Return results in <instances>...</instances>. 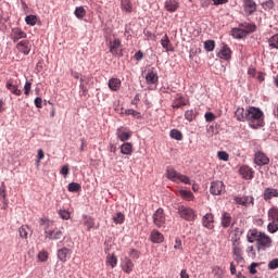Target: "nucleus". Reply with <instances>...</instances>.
<instances>
[{"label": "nucleus", "instance_id": "obj_1", "mask_svg": "<svg viewBox=\"0 0 278 278\" xmlns=\"http://www.w3.org/2000/svg\"><path fill=\"white\" fill-rule=\"evenodd\" d=\"M247 240L250 244L256 242L257 251H266L273 247V238L255 228L248 231Z\"/></svg>", "mask_w": 278, "mask_h": 278}, {"label": "nucleus", "instance_id": "obj_2", "mask_svg": "<svg viewBox=\"0 0 278 278\" xmlns=\"http://www.w3.org/2000/svg\"><path fill=\"white\" fill-rule=\"evenodd\" d=\"M245 121L252 129H260V127H264V112L255 106H250L247 110Z\"/></svg>", "mask_w": 278, "mask_h": 278}, {"label": "nucleus", "instance_id": "obj_3", "mask_svg": "<svg viewBox=\"0 0 278 278\" xmlns=\"http://www.w3.org/2000/svg\"><path fill=\"white\" fill-rule=\"evenodd\" d=\"M178 215L188 223H194L197 220V212L192 207L180 205L178 206Z\"/></svg>", "mask_w": 278, "mask_h": 278}, {"label": "nucleus", "instance_id": "obj_4", "mask_svg": "<svg viewBox=\"0 0 278 278\" xmlns=\"http://www.w3.org/2000/svg\"><path fill=\"white\" fill-rule=\"evenodd\" d=\"M232 257L237 264H242L244 262V252L242 251V243H232Z\"/></svg>", "mask_w": 278, "mask_h": 278}, {"label": "nucleus", "instance_id": "obj_5", "mask_svg": "<svg viewBox=\"0 0 278 278\" xmlns=\"http://www.w3.org/2000/svg\"><path fill=\"white\" fill-rule=\"evenodd\" d=\"M152 218L155 227L162 228L164 225H166V215L164 214V208H157Z\"/></svg>", "mask_w": 278, "mask_h": 278}, {"label": "nucleus", "instance_id": "obj_6", "mask_svg": "<svg viewBox=\"0 0 278 278\" xmlns=\"http://www.w3.org/2000/svg\"><path fill=\"white\" fill-rule=\"evenodd\" d=\"M220 225L224 229H229V227L233 229V225H236V222H233L231 213L225 211L222 213Z\"/></svg>", "mask_w": 278, "mask_h": 278}, {"label": "nucleus", "instance_id": "obj_7", "mask_svg": "<svg viewBox=\"0 0 278 278\" xmlns=\"http://www.w3.org/2000/svg\"><path fill=\"white\" fill-rule=\"evenodd\" d=\"M243 12L245 16H253L257 12V3L254 0H243Z\"/></svg>", "mask_w": 278, "mask_h": 278}, {"label": "nucleus", "instance_id": "obj_8", "mask_svg": "<svg viewBox=\"0 0 278 278\" xmlns=\"http://www.w3.org/2000/svg\"><path fill=\"white\" fill-rule=\"evenodd\" d=\"M210 192L215 197H219V194L225 192V184L220 180L213 181L211 184Z\"/></svg>", "mask_w": 278, "mask_h": 278}, {"label": "nucleus", "instance_id": "obj_9", "mask_svg": "<svg viewBox=\"0 0 278 278\" xmlns=\"http://www.w3.org/2000/svg\"><path fill=\"white\" fill-rule=\"evenodd\" d=\"M184 105H188V100L181 93H177L173 100L172 108L174 110H179V108H184Z\"/></svg>", "mask_w": 278, "mask_h": 278}, {"label": "nucleus", "instance_id": "obj_10", "mask_svg": "<svg viewBox=\"0 0 278 278\" xmlns=\"http://www.w3.org/2000/svg\"><path fill=\"white\" fill-rule=\"evenodd\" d=\"M16 49L17 51H20V53H23L24 55H29V52L31 51V43H29V40L27 39L22 40L16 45Z\"/></svg>", "mask_w": 278, "mask_h": 278}, {"label": "nucleus", "instance_id": "obj_11", "mask_svg": "<svg viewBox=\"0 0 278 278\" xmlns=\"http://www.w3.org/2000/svg\"><path fill=\"white\" fill-rule=\"evenodd\" d=\"M5 88L10 91L11 94H14L15 97H21V94H23V90L18 89V85L14 84V80L12 79L7 81Z\"/></svg>", "mask_w": 278, "mask_h": 278}, {"label": "nucleus", "instance_id": "obj_12", "mask_svg": "<svg viewBox=\"0 0 278 278\" xmlns=\"http://www.w3.org/2000/svg\"><path fill=\"white\" fill-rule=\"evenodd\" d=\"M264 201H271V199H278V189L273 187L265 188L263 191Z\"/></svg>", "mask_w": 278, "mask_h": 278}, {"label": "nucleus", "instance_id": "obj_13", "mask_svg": "<svg viewBox=\"0 0 278 278\" xmlns=\"http://www.w3.org/2000/svg\"><path fill=\"white\" fill-rule=\"evenodd\" d=\"M134 132H131V130H127V128H123L119 127L116 130V136L117 138L121 140V142H127V140H129V138H131Z\"/></svg>", "mask_w": 278, "mask_h": 278}, {"label": "nucleus", "instance_id": "obj_14", "mask_svg": "<svg viewBox=\"0 0 278 278\" xmlns=\"http://www.w3.org/2000/svg\"><path fill=\"white\" fill-rule=\"evenodd\" d=\"M23 38H27V33L23 31V29L18 27L12 29L11 39L13 42H18Z\"/></svg>", "mask_w": 278, "mask_h": 278}, {"label": "nucleus", "instance_id": "obj_15", "mask_svg": "<svg viewBox=\"0 0 278 278\" xmlns=\"http://www.w3.org/2000/svg\"><path fill=\"white\" fill-rule=\"evenodd\" d=\"M150 240L153 244H162V242H164V235L160 232V230L153 229L150 232Z\"/></svg>", "mask_w": 278, "mask_h": 278}, {"label": "nucleus", "instance_id": "obj_16", "mask_svg": "<svg viewBox=\"0 0 278 278\" xmlns=\"http://www.w3.org/2000/svg\"><path fill=\"white\" fill-rule=\"evenodd\" d=\"M254 162L257 164V166H266V164L270 163V159H268V156H266V154L263 152H256Z\"/></svg>", "mask_w": 278, "mask_h": 278}, {"label": "nucleus", "instance_id": "obj_17", "mask_svg": "<svg viewBox=\"0 0 278 278\" xmlns=\"http://www.w3.org/2000/svg\"><path fill=\"white\" fill-rule=\"evenodd\" d=\"M202 225H203V227H205L206 229H214V214H212V213H206V214L202 217Z\"/></svg>", "mask_w": 278, "mask_h": 278}, {"label": "nucleus", "instance_id": "obj_18", "mask_svg": "<svg viewBox=\"0 0 278 278\" xmlns=\"http://www.w3.org/2000/svg\"><path fill=\"white\" fill-rule=\"evenodd\" d=\"M242 233H244L243 229L235 227L232 229V235H231V238H230L231 244H240L241 243L240 238H242Z\"/></svg>", "mask_w": 278, "mask_h": 278}, {"label": "nucleus", "instance_id": "obj_19", "mask_svg": "<svg viewBox=\"0 0 278 278\" xmlns=\"http://www.w3.org/2000/svg\"><path fill=\"white\" fill-rule=\"evenodd\" d=\"M46 238H48L49 240H62V238H64V232H62V230H46Z\"/></svg>", "mask_w": 278, "mask_h": 278}, {"label": "nucleus", "instance_id": "obj_20", "mask_svg": "<svg viewBox=\"0 0 278 278\" xmlns=\"http://www.w3.org/2000/svg\"><path fill=\"white\" fill-rule=\"evenodd\" d=\"M109 51L112 55H119L118 49H121V39H114L109 42Z\"/></svg>", "mask_w": 278, "mask_h": 278}, {"label": "nucleus", "instance_id": "obj_21", "mask_svg": "<svg viewBox=\"0 0 278 278\" xmlns=\"http://www.w3.org/2000/svg\"><path fill=\"white\" fill-rule=\"evenodd\" d=\"M239 173L243 179H253V168L247 165L241 166Z\"/></svg>", "mask_w": 278, "mask_h": 278}, {"label": "nucleus", "instance_id": "obj_22", "mask_svg": "<svg viewBox=\"0 0 278 278\" xmlns=\"http://www.w3.org/2000/svg\"><path fill=\"white\" fill-rule=\"evenodd\" d=\"M71 253H73L71 249L62 248L58 251V257L61 262H66L71 257Z\"/></svg>", "mask_w": 278, "mask_h": 278}, {"label": "nucleus", "instance_id": "obj_23", "mask_svg": "<svg viewBox=\"0 0 278 278\" xmlns=\"http://www.w3.org/2000/svg\"><path fill=\"white\" fill-rule=\"evenodd\" d=\"M218 55L222 60H230L231 59V49L229 48V46L223 43V48H222L220 52L218 53Z\"/></svg>", "mask_w": 278, "mask_h": 278}, {"label": "nucleus", "instance_id": "obj_24", "mask_svg": "<svg viewBox=\"0 0 278 278\" xmlns=\"http://www.w3.org/2000/svg\"><path fill=\"white\" fill-rule=\"evenodd\" d=\"M235 118L239 121V123L247 122V111H244V108H238L235 111Z\"/></svg>", "mask_w": 278, "mask_h": 278}, {"label": "nucleus", "instance_id": "obj_25", "mask_svg": "<svg viewBox=\"0 0 278 278\" xmlns=\"http://www.w3.org/2000/svg\"><path fill=\"white\" fill-rule=\"evenodd\" d=\"M179 175H181V173L175 170L173 167L166 169V177L167 179H170V181H178Z\"/></svg>", "mask_w": 278, "mask_h": 278}, {"label": "nucleus", "instance_id": "obj_26", "mask_svg": "<svg viewBox=\"0 0 278 278\" xmlns=\"http://www.w3.org/2000/svg\"><path fill=\"white\" fill-rule=\"evenodd\" d=\"M178 9H179V2H177L176 0L165 1V10H167V12H177Z\"/></svg>", "mask_w": 278, "mask_h": 278}, {"label": "nucleus", "instance_id": "obj_27", "mask_svg": "<svg viewBox=\"0 0 278 278\" xmlns=\"http://www.w3.org/2000/svg\"><path fill=\"white\" fill-rule=\"evenodd\" d=\"M121 79L118 78H111L109 80V88L112 90V92H117V90H121Z\"/></svg>", "mask_w": 278, "mask_h": 278}, {"label": "nucleus", "instance_id": "obj_28", "mask_svg": "<svg viewBox=\"0 0 278 278\" xmlns=\"http://www.w3.org/2000/svg\"><path fill=\"white\" fill-rule=\"evenodd\" d=\"M121 8L127 14H131V12H134V4L131 3V0H122Z\"/></svg>", "mask_w": 278, "mask_h": 278}, {"label": "nucleus", "instance_id": "obj_29", "mask_svg": "<svg viewBox=\"0 0 278 278\" xmlns=\"http://www.w3.org/2000/svg\"><path fill=\"white\" fill-rule=\"evenodd\" d=\"M161 46L165 49L166 52L173 51V43H170V39L168 35H164L161 39Z\"/></svg>", "mask_w": 278, "mask_h": 278}, {"label": "nucleus", "instance_id": "obj_30", "mask_svg": "<svg viewBox=\"0 0 278 278\" xmlns=\"http://www.w3.org/2000/svg\"><path fill=\"white\" fill-rule=\"evenodd\" d=\"M121 153L123 155H131L134 153V146L130 142H125L121 146Z\"/></svg>", "mask_w": 278, "mask_h": 278}, {"label": "nucleus", "instance_id": "obj_31", "mask_svg": "<svg viewBox=\"0 0 278 278\" xmlns=\"http://www.w3.org/2000/svg\"><path fill=\"white\" fill-rule=\"evenodd\" d=\"M231 36H233L237 39L247 38L248 34L244 31V28H232L231 29Z\"/></svg>", "mask_w": 278, "mask_h": 278}, {"label": "nucleus", "instance_id": "obj_32", "mask_svg": "<svg viewBox=\"0 0 278 278\" xmlns=\"http://www.w3.org/2000/svg\"><path fill=\"white\" fill-rule=\"evenodd\" d=\"M121 114H125L126 116H134V118H137L138 121L142 118V114L134 109H127L125 111L122 109Z\"/></svg>", "mask_w": 278, "mask_h": 278}, {"label": "nucleus", "instance_id": "obj_33", "mask_svg": "<svg viewBox=\"0 0 278 278\" xmlns=\"http://www.w3.org/2000/svg\"><path fill=\"white\" fill-rule=\"evenodd\" d=\"M239 27L241 29H244V31L248 34H253V31H255V29H257V27L254 25V24H251V23H241L239 24Z\"/></svg>", "mask_w": 278, "mask_h": 278}, {"label": "nucleus", "instance_id": "obj_34", "mask_svg": "<svg viewBox=\"0 0 278 278\" xmlns=\"http://www.w3.org/2000/svg\"><path fill=\"white\" fill-rule=\"evenodd\" d=\"M267 216H268L269 220H271L274 223H278V207L273 206L271 208H269L267 212Z\"/></svg>", "mask_w": 278, "mask_h": 278}, {"label": "nucleus", "instance_id": "obj_35", "mask_svg": "<svg viewBox=\"0 0 278 278\" xmlns=\"http://www.w3.org/2000/svg\"><path fill=\"white\" fill-rule=\"evenodd\" d=\"M123 270L127 275L134 271V262L129 257L125 258Z\"/></svg>", "mask_w": 278, "mask_h": 278}, {"label": "nucleus", "instance_id": "obj_36", "mask_svg": "<svg viewBox=\"0 0 278 278\" xmlns=\"http://www.w3.org/2000/svg\"><path fill=\"white\" fill-rule=\"evenodd\" d=\"M106 264L112 268H116V265L118 264V258L116 257V255L108 253Z\"/></svg>", "mask_w": 278, "mask_h": 278}, {"label": "nucleus", "instance_id": "obj_37", "mask_svg": "<svg viewBox=\"0 0 278 278\" xmlns=\"http://www.w3.org/2000/svg\"><path fill=\"white\" fill-rule=\"evenodd\" d=\"M178 194L184 199L185 201H193L194 199V193L188 190H179Z\"/></svg>", "mask_w": 278, "mask_h": 278}, {"label": "nucleus", "instance_id": "obj_38", "mask_svg": "<svg viewBox=\"0 0 278 278\" xmlns=\"http://www.w3.org/2000/svg\"><path fill=\"white\" fill-rule=\"evenodd\" d=\"M146 81H147V84H157V81H159L157 73L149 72L146 75Z\"/></svg>", "mask_w": 278, "mask_h": 278}, {"label": "nucleus", "instance_id": "obj_39", "mask_svg": "<svg viewBox=\"0 0 278 278\" xmlns=\"http://www.w3.org/2000/svg\"><path fill=\"white\" fill-rule=\"evenodd\" d=\"M112 220L115 225H123L125 223V214L117 212L112 216Z\"/></svg>", "mask_w": 278, "mask_h": 278}, {"label": "nucleus", "instance_id": "obj_40", "mask_svg": "<svg viewBox=\"0 0 278 278\" xmlns=\"http://www.w3.org/2000/svg\"><path fill=\"white\" fill-rule=\"evenodd\" d=\"M0 198L2 199V203H5V201H8V191L4 181H2L0 186Z\"/></svg>", "mask_w": 278, "mask_h": 278}, {"label": "nucleus", "instance_id": "obj_41", "mask_svg": "<svg viewBox=\"0 0 278 278\" xmlns=\"http://www.w3.org/2000/svg\"><path fill=\"white\" fill-rule=\"evenodd\" d=\"M18 233L20 237L24 240H27V236L29 233V226L27 225H23L20 229H18Z\"/></svg>", "mask_w": 278, "mask_h": 278}, {"label": "nucleus", "instance_id": "obj_42", "mask_svg": "<svg viewBox=\"0 0 278 278\" xmlns=\"http://www.w3.org/2000/svg\"><path fill=\"white\" fill-rule=\"evenodd\" d=\"M185 118L186 121H188L189 123H192V121H194V118H197V112H194V110H188L185 112Z\"/></svg>", "mask_w": 278, "mask_h": 278}, {"label": "nucleus", "instance_id": "obj_43", "mask_svg": "<svg viewBox=\"0 0 278 278\" xmlns=\"http://www.w3.org/2000/svg\"><path fill=\"white\" fill-rule=\"evenodd\" d=\"M67 190H68V192H80L81 191V185H79L77 182H71L67 186Z\"/></svg>", "mask_w": 278, "mask_h": 278}, {"label": "nucleus", "instance_id": "obj_44", "mask_svg": "<svg viewBox=\"0 0 278 278\" xmlns=\"http://www.w3.org/2000/svg\"><path fill=\"white\" fill-rule=\"evenodd\" d=\"M25 23L27 25H30V27H34V25H36V23H38V17L36 15H27L25 17Z\"/></svg>", "mask_w": 278, "mask_h": 278}, {"label": "nucleus", "instance_id": "obj_45", "mask_svg": "<svg viewBox=\"0 0 278 278\" xmlns=\"http://www.w3.org/2000/svg\"><path fill=\"white\" fill-rule=\"evenodd\" d=\"M170 138H173L174 140H184V134H181L179 130L177 129H173L170 130L169 134Z\"/></svg>", "mask_w": 278, "mask_h": 278}, {"label": "nucleus", "instance_id": "obj_46", "mask_svg": "<svg viewBox=\"0 0 278 278\" xmlns=\"http://www.w3.org/2000/svg\"><path fill=\"white\" fill-rule=\"evenodd\" d=\"M74 14L76 18H84V16H86V9H84V7H77Z\"/></svg>", "mask_w": 278, "mask_h": 278}, {"label": "nucleus", "instance_id": "obj_47", "mask_svg": "<svg viewBox=\"0 0 278 278\" xmlns=\"http://www.w3.org/2000/svg\"><path fill=\"white\" fill-rule=\"evenodd\" d=\"M205 51H214L216 49V42L214 40H206L204 42Z\"/></svg>", "mask_w": 278, "mask_h": 278}, {"label": "nucleus", "instance_id": "obj_48", "mask_svg": "<svg viewBox=\"0 0 278 278\" xmlns=\"http://www.w3.org/2000/svg\"><path fill=\"white\" fill-rule=\"evenodd\" d=\"M278 222H273L267 225V230L269 233H277L278 231Z\"/></svg>", "mask_w": 278, "mask_h": 278}, {"label": "nucleus", "instance_id": "obj_49", "mask_svg": "<svg viewBox=\"0 0 278 278\" xmlns=\"http://www.w3.org/2000/svg\"><path fill=\"white\" fill-rule=\"evenodd\" d=\"M178 181H180L181 184H186L187 186H192V180H190V177L184 174H180L178 176Z\"/></svg>", "mask_w": 278, "mask_h": 278}, {"label": "nucleus", "instance_id": "obj_50", "mask_svg": "<svg viewBox=\"0 0 278 278\" xmlns=\"http://www.w3.org/2000/svg\"><path fill=\"white\" fill-rule=\"evenodd\" d=\"M85 227L90 231L94 227V219L92 217H87L84 222Z\"/></svg>", "mask_w": 278, "mask_h": 278}, {"label": "nucleus", "instance_id": "obj_51", "mask_svg": "<svg viewBox=\"0 0 278 278\" xmlns=\"http://www.w3.org/2000/svg\"><path fill=\"white\" fill-rule=\"evenodd\" d=\"M255 199L252 195L243 197V206L249 207V205L254 204Z\"/></svg>", "mask_w": 278, "mask_h": 278}, {"label": "nucleus", "instance_id": "obj_52", "mask_svg": "<svg viewBox=\"0 0 278 278\" xmlns=\"http://www.w3.org/2000/svg\"><path fill=\"white\" fill-rule=\"evenodd\" d=\"M261 5L265 10H273L275 8V1L267 0V1L263 2Z\"/></svg>", "mask_w": 278, "mask_h": 278}, {"label": "nucleus", "instance_id": "obj_53", "mask_svg": "<svg viewBox=\"0 0 278 278\" xmlns=\"http://www.w3.org/2000/svg\"><path fill=\"white\" fill-rule=\"evenodd\" d=\"M269 47H271L273 49H278V34L274 35L270 39H269Z\"/></svg>", "mask_w": 278, "mask_h": 278}, {"label": "nucleus", "instance_id": "obj_54", "mask_svg": "<svg viewBox=\"0 0 278 278\" xmlns=\"http://www.w3.org/2000/svg\"><path fill=\"white\" fill-rule=\"evenodd\" d=\"M218 160H222L223 162H229V153L225 151H219L217 153Z\"/></svg>", "mask_w": 278, "mask_h": 278}, {"label": "nucleus", "instance_id": "obj_55", "mask_svg": "<svg viewBox=\"0 0 278 278\" xmlns=\"http://www.w3.org/2000/svg\"><path fill=\"white\" fill-rule=\"evenodd\" d=\"M204 118H205L206 123H212V122L216 121V115H214V113H212V112H207V113H205Z\"/></svg>", "mask_w": 278, "mask_h": 278}, {"label": "nucleus", "instance_id": "obj_56", "mask_svg": "<svg viewBox=\"0 0 278 278\" xmlns=\"http://www.w3.org/2000/svg\"><path fill=\"white\" fill-rule=\"evenodd\" d=\"M128 255H130V257L132 260H139L140 258V251L132 249L129 251Z\"/></svg>", "mask_w": 278, "mask_h": 278}, {"label": "nucleus", "instance_id": "obj_57", "mask_svg": "<svg viewBox=\"0 0 278 278\" xmlns=\"http://www.w3.org/2000/svg\"><path fill=\"white\" fill-rule=\"evenodd\" d=\"M269 270H277L278 268V258H274L268 263Z\"/></svg>", "mask_w": 278, "mask_h": 278}, {"label": "nucleus", "instance_id": "obj_58", "mask_svg": "<svg viewBox=\"0 0 278 278\" xmlns=\"http://www.w3.org/2000/svg\"><path fill=\"white\" fill-rule=\"evenodd\" d=\"M38 260H39L40 262H47V260H49V253H48V252H45V251L39 252V253H38Z\"/></svg>", "mask_w": 278, "mask_h": 278}, {"label": "nucleus", "instance_id": "obj_59", "mask_svg": "<svg viewBox=\"0 0 278 278\" xmlns=\"http://www.w3.org/2000/svg\"><path fill=\"white\" fill-rule=\"evenodd\" d=\"M29 92H31V81H26L24 85V94L29 97Z\"/></svg>", "mask_w": 278, "mask_h": 278}, {"label": "nucleus", "instance_id": "obj_60", "mask_svg": "<svg viewBox=\"0 0 278 278\" xmlns=\"http://www.w3.org/2000/svg\"><path fill=\"white\" fill-rule=\"evenodd\" d=\"M174 249L176 251H184V245L181 244V239L176 238Z\"/></svg>", "mask_w": 278, "mask_h": 278}, {"label": "nucleus", "instance_id": "obj_61", "mask_svg": "<svg viewBox=\"0 0 278 278\" xmlns=\"http://www.w3.org/2000/svg\"><path fill=\"white\" fill-rule=\"evenodd\" d=\"M40 225L41 227H45V230L47 231V229H49V225H51V222L48 218L42 217L40 218Z\"/></svg>", "mask_w": 278, "mask_h": 278}, {"label": "nucleus", "instance_id": "obj_62", "mask_svg": "<svg viewBox=\"0 0 278 278\" xmlns=\"http://www.w3.org/2000/svg\"><path fill=\"white\" fill-rule=\"evenodd\" d=\"M59 214L63 220H68V218H71V213L68 211H60Z\"/></svg>", "mask_w": 278, "mask_h": 278}, {"label": "nucleus", "instance_id": "obj_63", "mask_svg": "<svg viewBox=\"0 0 278 278\" xmlns=\"http://www.w3.org/2000/svg\"><path fill=\"white\" fill-rule=\"evenodd\" d=\"M71 170V167H68V165H64L62 168H61V175H63V177H68V173Z\"/></svg>", "mask_w": 278, "mask_h": 278}, {"label": "nucleus", "instance_id": "obj_64", "mask_svg": "<svg viewBox=\"0 0 278 278\" xmlns=\"http://www.w3.org/2000/svg\"><path fill=\"white\" fill-rule=\"evenodd\" d=\"M35 106L38 108V110H41V108H42V98L37 97L35 99Z\"/></svg>", "mask_w": 278, "mask_h": 278}]
</instances>
